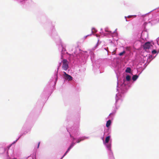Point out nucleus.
I'll use <instances>...</instances> for the list:
<instances>
[{"label":"nucleus","instance_id":"obj_2","mask_svg":"<svg viewBox=\"0 0 159 159\" xmlns=\"http://www.w3.org/2000/svg\"><path fill=\"white\" fill-rule=\"evenodd\" d=\"M152 46V45L149 42H148L146 43L143 45V48L145 50H146L147 49H149Z\"/></svg>","mask_w":159,"mask_h":159},{"label":"nucleus","instance_id":"obj_14","mask_svg":"<svg viewBox=\"0 0 159 159\" xmlns=\"http://www.w3.org/2000/svg\"><path fill=\"white\" fill-rule=\"evenodd\" d=\"M69 151H68V149H67V150L66 151V152L64 154V155L63 156V157H62V158L63 157H64L66 155V153L68 152Z\"/></svg>","mask_w":159,"mask_h":159},{"label":"nucleus","instance_id":"obj_3","mask_svg":"<svg viewBox=\"0 0 159 159\" xmlns=\"http://www.w3.org/2000/svg\"><path fill=\"white\" fill-rule=\"evenodd\" d=\"M99 41V40L98 39L97 42L94 43V42H93L91 44V47L92 49L93 50H95L97 47L98 46V43Z\"/></svg>","mask_w":159,"mask_h":159},{"label":"nucleus","instance_id":"obj_9","mask_svg":"<svg viewBox=\"0 0 159 159\" xmlns=\"http://www.w3.org/2000/svg\"><path fill=\"white\" fill-rule=\"evenodd\" d=\"M110 136H107V137H106V138L105 141V142L106 143H107L109 142V141L110 140Z\"/></svg>","mask_w":159,"mask_h":159},{"label":"nucleus","instance_id":"obj_11","mask_svg":"<svg viewBox=\"0 0 159 159\" xmlns=\"http://www.w3.org/2000/svg\"><path fill=\"white\" fill-rule=\"evenodd\" d=\"M131 79V76L129 75H127L126 77V80L127 81H129Z\"/></svg>","mask_w":159,"mask_h":159},{"label":"nucleus","instance_id":"obj_16","mask_svg":"<svg viewBox=\"0 0 159 159\" xmlns=\"http://www.w3.org/2000/svg\"><path fill=\"white\" fill-rule=\"evenodd\" d=\"M132 16H128V18H131V17H132Z\"/></svg>","mask_w":159,"mask_h":159},{"label":"nucleus","instance_id":"obj_13","mask_svg":"<svg viewBox=\"0 0 159 159\" xmlns=\"http://www.w3.org/2000/svg\"><path fill=\"white\" fill-rule=\"evenodd\" d=\"M157 52L156 50H154L153 51H152V53L153 54H156L157 53Z\"/></svg>","mask_w":159,"mask_h":159},{"label":"nucleus","instance_id":"obj_4","mask_svg":"<svg viewBox=\"0 0 159 159\" xmlns=\"http://www.w3.org/2000/svg\"><path fill=\"white\" fill-rule=\"evenodd\" d=\"M64 78L66 80H68V81H70L72 80L73 78L70 75L67 74L66 72H64Z\"/></svg>","mask_w":159,"mask_h":159},{"label":"nucleus","instance_id":"obj_17","mask_svg":"<svg viewBox=\"0 0 159 159\" xmlns=\"http://www.w3.org/2000/svg\"><path fill=\"white\" fill-rule=\"evenodd\" d=\"M73 138L74 140L75 139V138L73 137Z\"/></svg>","mask_w":159,"mask_h":159},{"label":"nucleus","instance_id":"obj_10","mask_svg":"<svg viewBox=\"0 0 159 159\" xmlns=\"http://www.w3.org/2000/svg\"><path fill=\"white\" fill-rule=\"evenodd\" d=\"M131 69L130 67H127L125 70V72L128 73H130L131 72Z\"/></svg>","mask_w":159,"mask_h":159},{"label":"nucleus","instance_id":"obj_12","mask_svg":"<svg viewBox=\"0 0 159 159\" xmlns=\"http://www.w3.org/2000/svg\"><path fill=\"white\" fill-rule=\"evenodd\" d=\"M125 51H123V52L120 53L119 54V55L120 56L123 55L124 53H125Z\"/></svg>","mask_w":159,"mask_h":159},{"label":"nucleus","instance_id":"obj_1","mask_svg":"<svg viewBox=\"0 0 159 159\" xmlns=\"http://www.w3.org/2000/svg\"><path fill=\"white\" fill-rule=\"evenodd\" d=\"M62 68L65 70H66L68 68V62L66 59L63 60Z\"/></svg>","mask_w":159,"mask_h":159},{"label":"nucleus","instance_id":"obj_8","mask_svg":"<svg viewBox=\"0 0 159 159\" xmlns=\"http://www.w3.org/2000/svg\"><path fill=\"white\" fill-rule=\"evenodd\" d=\"M75 143L74 142H72L68 148V151H69L70 149L74 146Z\"/></svg>","mask_w":159,"mask_h":159},{"label":"nucleus","instance_id":"obj_6","mask_svg":"<svg viewBox=\"0 0 159 159\" xmlns=\"http://www.w3.org/2000/svg\"><path fill=\"white\" fill-rule=\"evenodd\" d=\"M84 139L85 138L84 137L80 138L77 140V141L76 143H79L80 141L84 140Z\"/></svg>","mask_w":159,"mask_h":159},{"label":"nucleus","instance_id":"obj_7","mask_svg":"<svg viewBox=\"0 0 159 159\" xmlns=\"http://www.w3.org/2000/svg\"><path fill=\"white\" fill-rule=\"evenodd\" d=\"M138 76L137 75H134L133 76L132 78V80L133 81H135L138 78Z\"/></svg>","mask_w":159,"mask_h":159},{"label":"nucleus","instance_id":"obj_5","mask_svg":"<svg viewBox=\"0 0 159 159\" xmlns=\"http://www.w3.org/2000/svg\"><path fill=\"white\" fill-rule=\"evenodd\" d=\"M111 121L110 120H108L107 121L106 124V127H109L111 125Z\"/></svg>","mask_w":159,"mask_h":159},{"label":"nucleus","instance_id":"obj_15","mask_svg":"<svg viewBox=\"0 0 159 159\" xmlns=\"http://www.w3.org/2000/svg\"><path fill=\"white\" fill-rule=\"evenodd\" d=\"M40 144V142H39L38 143V147H37V148H39Z\"/></svg>","mask_w":159,"mask_h":159}]
</instances>
